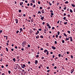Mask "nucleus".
Segmentation results:
<instances>
[{
    "instance_id": "38",
    "label": "nucleus",
    "mask_w": 75,
    "mask_h": 75,
    "mask_svg": "<svg viewBox=\"0 0 75 75\" xmlns=\"http://www.w3.org/2000/svg\"><path fill=\"white\" fill-rule=\"evenodd\" d=\"M40 38H44V37L42 35L40 36Z\"/></svg>"
},
{
    "instance_id": "32",
    "label": "nucleus",
    "mask_w": 75,
    "mask_h": 75,
    "mask_svg": "<svg viewBox=\"0 0 75 75\" xmlns=\"http://www.w3.org/2000/svg\"><path fill=\"white\" fill-rule=\"evenodd\" d=\"M19 13H21V10L20 9L18 10Z\"/></svg>"
},
{
    "instance_id": "60",
    "label": "nucleus",
    "mask_w": 75,
    "mask_h": 75,
    "mask_svg": "<svg viewBox=\"0 0 75 75\" xmlns=\"http://www.w3.org/2000/svg\"><path fill=\"white\" fill-rule=\"evenodd\" d=\"M3 61V59H1V60H0V61H1H1Z\"/></svg>"
},
{
    "instance_id": "9",
    "label": "nucleus",
    "mask_w": 75,
    "mask_h": 75,
    "mask_svg": "<svg viewBox=\"0 0 75 75\" xmlns=\"http://www.w3.org/2000/svg\"><path fill=\"white\" fill-rule=\"evenodd\" d=\"M38 60H35V64H36V65H37V63H38Z\"/></svg>"
},
{
    "instance_id": "46",
    "label": "nucleus",
    "mask_w": 75,
    "mask_h": 75,
    "mask_svg": "<svg viewBox=\"0 0 75 75\" xmlns=\"http://www.w3.org/2000/svg\"><path fill=\"white\" fill-rule=\"evenodd\" d=\"M47 10H49V9H50V7L49 6L48 8H47Z\"/></svg>"
},
{
    "instance_id": "49",
    "label": "nucleus",
    "mask_w": 75,
    "mask_h": 75,
    "mask_svg": "<svg viewBox=\"0 0 75 75\" xmlns=\"http://www.w3.org/2000/svg\"><path fill=\"white\" fill-rule=\"evenodd\" d=\"M59 38H61L62 37V36L61 35L59 36Z\"/></svg>"
},
{
    "instance_id": "50",
    "label": "nucleus",
    "mask_w": 75,
    "mask_h": 75,
    "mask_svg": "<svg viewBox=\"0 0 75 75\" xmlns=\"http://www.w3.org/2000/svg\"><path fill=\"white\" fill-rule=\"evenodd\" d=\"M38 30H39V31H41V30H42V29L41 28H40L38 29Z\"/></svg>"
},
{
    "instance_id": "2",
    "label": "nucleus",
    "mask_w": 75,
    "mask_h": 75,
    "mask_svg": "<svg viewBox=\"0 0 75 75\" xmlns=\"http://www.w3.org/2000/svg\"><path fill=\"white\" fill-rule=\"evenodd\" d=\"M47 52V55H48V54H49V52H48V51H47V50H45L44 51V52H45V53H46V52Z\"/></svg>"
},
{
    "instance_id": "55",
    "label": "nucleus",
    "mask_w": 75,
    "mask_h": 75,
    "mask_svg": "<svg viewBox=\"0 0 75 75\" xmlns=\"http://www.w3.org/2000/svg\"><path fill=\"white\" fill-rule=\"evenodd\" d=\"M30 6H33V4L32 3H30Z\"/></svg>"
},
{
    "instance_id": "53",
    "label": "nucleus",
    "mask_w": 75,
    "mask_h": 75,
    "mask_svg": "<svg viewBox=\"0 0 75 75\" xmlns=\"http://www.w3.org/2000/svg\"><path fill=\"white\" fill-rule=\"evenodd\" d=\"M2 48V47L1 46H0V51H1V49Z\"/></svg>"
},
{
    "instance_id": "42",
    "label": "nucleus",
    "mask_w": 75,
    "mask_h": 75,
    "mask_svg": "<svg viewBox=\"0 0 75 75\" xmlns=\"http://www.w3.org/2000/svg\"><path fill=\"white\" fill-rule=\"evenodd\" d=\"M28 48H30V45H28Z\"/></svg>"
},
{
    "instance_id": "13",
    "label": "nucleus",
    "mask_w": 75,
    "mask_h": 75,
    "mask_svg": "<svg viewBox=\"0 0 75 75\" xmlns=\"http://www.w3.org/2000/svg\"><path fill=\"white\" fill-rule=\"evenodd\" d=\"M23 2H21L20 3V6H22V5H23Z\"/></svg>"
},
{
    "instance_id": "33",
    "label": "nucleus",
    "mask_w": 75,
    "mask_h": 75,
    "mask_svg": "<svg viewBox=\"0 0 75 75\" xmlns=\"http://www.w3.org/2000/svg\"><path fill=\"white\" fill-rule=\"evenodd\" d=\"M46 45H47V46H48V47L49 46V45L48 44V43H47L46 44Z\"/></svg>"
},
{
    "instance_id": "4",
    "label": "nucleus",
    "mask_w": 75,
    "mask_h": 75,
    "mask_svg": "<svg viewBox=\"0 0 75 75\" xmlns=\"http://www.w3.org/2000/svg\"><path fill=\"white\" fill-rule=\"evenodd\" d=\"M42 66H43L42 64H40V66L38 67L39 69H40V68H41V67H42Z\"/></svg>"
},
{
    "instance_id": "51",
    "label": "nucleus",
    "mask_w": 75,
    "mask_h": 75,
    "mask_svg": "<svg viewBox=\"0 0 75 75\" xmlns=\"http://www.w3.org/2000/svg\"><path fill=\"white\" fill-rule=\"evenodd\" d=\"M46 68H47V69H49V67H47Z\"/></svg>"
},
{
    "instance_id": "62",
    "label": "nucleus",
    "mask_w": 75,
    "mask_h": 75,
    "mask_svg": "<svg viewBox=\"0 0 75 75\" xmlns=\"http://www.w3.org/2000/svg\"><path fill=\"white\" fill-rule=\"evenodd\" d=\"M64 9L65 10H66V9L67 8H66V7H65L64 8Z\"/></svg>"
},
{
    "instance_id": "6",
    "label": "nucleus",
    "mask_w": 75,
    "mask_h": 75,
    "mask_svg": "<svg viewBox=\"0 0 75 75\" xmlns=\"http://www.w3.org/2000/svg\"><path fill=\"white\" fill-rule=\"evenodd\" d=\"M74 71V69H71V74H72L73 73V72Z\"/></svg>"
},
{
    "instance_id": "5",
    "label": "nucleus",
    "mask_w": 75,
    "mask_h": 75,
    "mask_svg": "<svg viewBox=\"0 0 75 75\" xmlns=\"http://www.w3.org/2000/svg\"><path fill=\"white\" fill-rule=\"evenodd\" d=\"M69 38H70L71 41H72V40H73L72 38L71 37H69Z\"/></svg>"
},
{
    "instance_id": "22",
    "label": "nucleus",
    "mask_w": 75,
    "mask_h": 75,
    "mask_svg": "<svg viewBox=\"0 0 75 75\" xmlns=\"http://www.w3.org/2000/svg\"><path fill=\"white\" fill-rule=\"evenodd\" d=\"M69 40V38H66V41H67V40Z\"/></svg>"
},
{
    "instance_id": "54",
    "label": "nucleus",
    "mask_w": 75,
    "mask_h": 75,
    "mask_svg": "<svg viewBox=\"0 0 75 75\" xmlns=\"http://www.w3.org/2000/svg\"><path fill=\"white\" fill-rule=\"evenodd\" d=\"M48 28H49V29H50V28H51V26H48Z\"/></svg>"
},
{
    "instance_id": "31",
    "label": "nucleus",
    "mask_w": 75,
    "mask_h": 75,
    "mask_svg": "<svg viewBox=\"0 0 75 75\" xmlns=\"http://www.w3.org/2000/svg\"><path fill=\"white\" fill-rule=\"evenodd\" d=\"M6 51H8V48L7 47L6 48Z\"/></svg>"
},
{
    "instance_id": "26",
    "label": "nucleus",
    "mask_w": 75,
    "mask_h": 75,
    "mask_svg": "<svg viewBox=\"0 0 75 75\" xmlns=\"http://www.w3.org/2000/svg\"><path fill=\"white\" fill-rule=\"evenodd\" d=\"M46 29H45V30H44V33H45H45H46Z\"/></svg>"
},
{
    "instance_id": "45",
    "label": "nucleus",
    "mask_w": 75,
    "mask_h": 75,
    "mask_svg": "<svg viewBox=\"0 0 75 75\" xmlns=\"http://www.w3.org/2000/svg\"><path fill=\"white\" fill-rule=\"evenodd\" d=\"M40 10H42V7L41 6L40 7Z\"/></svg>"
},
{
    "instance_id": "21",
    "label": "nucleus",
    "mask_w": 75,
    "mask_h": 75,
    "mask_svg": "<svg viewBox=\"0 0 75 75\" xmlns=\"http://www.w3.org/2000/svg\"><path fill=\"white\" fill-rule=\"evenodd\" d=\"M60 34V32L59 31H58L57 32V34L58 35H59V34Z\"/></svg>"
},
{
    "instance_id": "15",
    "label": "nucleus",
    "mask_w": 75,
    "mask_h": 75,
    "mask_svg": "<svg viewBox=\"0 0 75 75\" xmlns=\"http://www.w3.org/2000/svg\"><path fill=\"white\" fill-rule=\"evenodd\" d=\"M38 14H41V11H38Z\"/></svg>"
},
{
    "instance_id": "29",
    "label": "nucleus",
    "mask_w": 75,
    "mask_h": 75,
    "mask_svg": "<svg viewBox=\"0 0 75 75\" xmlns=\"http://www.w3.org/2000/svg\"><path fill=\"white\" fill-rule=\"evenodd\" d=\"M66 18H66V17H64L63 18V20H65L66 19Z\"/></svg>"
},
{
    "instance_id": "35",
    "label": "nucleus",
    "mask_w": 75,
    "mask_h": 75,
    "mask_svg": "<svg viewBox=\"0 0 75 75\" xmlns=\"http://www.w3.org/2000/svg\"><path fill=\"white\" fill-rule=\"evenodd\" d=\"M62 43H63L64 44V43H65V41H64V40H62Z\"/></svg>"
},
{
    "instance_id": "27",
    "label": "nucleus",
    "mask_w": 75,
    "mask_h": 75,
    "mask_svg": "<svg viewBox=\"0 0 75 75\" xmlns=\"http://www.w3.org/2000/svg\"><path fill=\"white\" fill-rule=\"evenodd\" d=\"M58 57H61V54H59L58 55Z\"/></svg>"
},
{
    "instance_id": "25",
    "label": "nucleus",
    "mask_w": 75,
    "mask_h": 75,
    "mask_svg": "<svg viewBox=\"0 0 75 75\" xmlns=\"http://www.w3.org/2000/svg\"><path fill=\"white\" fill-rule=\"evenodd\" d=\"M67 33H69V34H70V33H71V32H70V31L68 30L67 31Z\"/></svg>"
},
{
    "instance_id": "63",
    "label": "nucleus",
    "mask_w": 75,
    "mask_h": 75,
    "mask_svg": "<svg viewBox=\"0 0 75 75\" xmlns=\"http://www.w3.org/2000/svg\"><path fill=\"white\" fill-rule=\"evenodd\" d=\"M44 59V57H42V59Z\"/></svg>"
},
{
    "instance_id": "57",
    "label": "nucleus",
    "mask_w": 75,
    "mask_h": 75,
    "mask_svg": "<svg viewBox=\"0 0 75 75\" xmlns=\"http://www.w3.org/2000/svg\"><path fill=\"white\" fill-rule=\"evenodd\" d=\"M55 64V63H53L52 64V66H54V65Z\"/></svg>"
},
{
    "instance_id": "48",
    "label": "nucleus",
    "mask_w": 75,
    "mask_h": 75,
    "mask_svg": "<svg viewBox=\"0 0 75 75\" xmlns=\"http://www.w3.org/2000/svg\"><path fill=\"white\" fill-rule=\"evenodd\" d=\"M51 15L52 16H54V13H51Z\"/></svg>"
},
{
    "instance_id": "52",
    "label": "nucleus",
    "mask_w": 75,
    "mask_h": 75,
    "mask_svg": "<svg viewBox=\"0 0 75 75\" xmlns=\"http://www.w3.org/2000/svg\"><path fill=\"white\" fill-rule=\"evenodd\" d=\"M54 43H55V44H57V41H55Z\"/></svg>"
},
{
    "instance_id": "3",
    "label": "nucleus",
    "mask_w": 75,
    "mask_h": 75,
    "mask_svg": "<svg viewBox=\"0 0 75 75\" xmlns=\"http://www.w3.org/2000/svg\"><path fill=\"white\" fill-rule=\"evenodd\" d=\"M21 68H24L25 67H26V66H25V64H23V66H22L21 67Z\"/></svg>"
},
{
    "instance_id": "20",
    "label": "nucleus",
    "mask_w": 75,
    "mask_h": 75,
    "mask_svg": "<svg viewBox=\"0 0 75 75\" xmlns=\"http://www.w3.org/2000/svg\"><path fill=\"white\" fill-rule=\"evenodd\" d=\"M64 36H65V37H67V34H66L65 33H64Z\"/></svg>"
},
{
    "instance_id": "39",
    "label": "nucleus",
    "mask_w": 75,
    "mask_h": 75,
    "mask_svg": "<svg viewBox=\"0 0 75 75\" xmlns=\"http://www.w3.org/2000/svg\"><path fill=\"white\" fill-rule=\"evenodd\" d=\"M25 8H28V7H27L26 6H25Z\"/></svg>"
},
{
    "instance_id": "10",
    "label": "nucleus",
    "mask_w": 75,
    "mask_h": 75,
    "mask_svg": "<svg viewBox=\"0 0 75 75\" xmlns=\"http://www.w3.org/2000/svg\"><path fill=\"white\" fill-rule=\"evenodd\" d=\"M41 12L42 13H45V11H44V9L42 10Z\"/></svg>"
},
{
    "instance_id": "47",
    "label": "nucleus",
    "mask_w": 75,
    "mask_h": 75,
    "mask_svg": "<svg viewBox=\"0 0 75 75\" xmlns=\"http://www.w3.org/2000/svg\"><path fill=\"white\" fill-rule=\"evenodd\" d=\"M36 57L37 58H38V57H39V55H37L36 56Z\"/></svg>"
},
{
    "instance_id": "40",
    "label": "nucleus",
    "mask_w": 75,
    "mask_h": 75,
    "mask_svg": "<svg viewBox=\"0 0 75 75\" xmlns=\"http://www.w3.org/2000/svg\"><path fill=\"white\" fill-rule=\"evenodd\" d=\"M47 27H49L50 26V25L48 23H47Z\"/></svg>"
},
{
    "instance_id": "19",
    "label": "nucleus",
    "mask_w": 75,
    "mask_h": 75,
    "mask_svg": "<svg viewBox=\"0 0 75 75\" xmlns=\"http://www.w3.org/2000/svg\"><path fill=\"white\" fill-rule=\"evenodd\" d=\"M8 72L9 74H11V71H8Z\"/></svg>"
},
{
    "instance_id": "43",
    "label": "nucleus",
    "mask_w": 75,
    "mask_h": 75,
    "mask_svg": "<svg viewBox=\"0 0 75 75\" xmlns=\"http://www.w3.org/2000/svg\"><path fill=\"white\" fill-rule=\"evenodd\" d=\"M19 33V31L17 30L16 31V34H18Z\"/></svg>"
},
{
    "instance_id": "24",
    "label": "nucleus",
    "mask_w": 75,
    "mask_h": 75,
    "mask_svg": "<svg viewBox=\"0 0 75 75\" xmlns=\"http://www.w3.org/2000/svg\"><path fill=\"white\" fill-rule=\"evenodd\" d=\"M64 24H68V23L67 22H64Z\"/></svg>"
},
{
    "instance_id": "17",
    "label": "nucleus",
    "mask_w": 75,
    "mask_h": 75,
    "mask_svg": "<svg viewBox=\"0 0 75 75\" xmlns=\"http://www.w3.org/2000/svg\"><path fill=\"white\" fill-rule=\"evenodd\" d=\"M71 59H73V58H74V57H73V56H72V55H71Z\"/></svg>"
},
{
    "instance_id": "61",
    "label": "nucleus",
    "mask_w": 75,
    "mask_h": 75,
    "mask_svg": "<svg viewBox=\"0 0 75 75\" xmlns=\"http://www.w3.org/2000/svg\"><path fill=\"white\" fill-rule=\"evenodd\" d=\"M42 24H43V25H44V24H45V22H43L42 23Z\"/></svg>"
},
{
    "instance_id": "18",
    "label": "nucleus",
    "mask_w": 75,
    "mask_h": 75,
    "mask_svg": "<svg viewBox=\"0 0 75 75\" xmlns=\"http://www.w3.org/2000/svg\"><path fill=\"white\" fill-rule=\"evenodd\" d=\"M69 2L68 1H66L65 2V4H68Z\"/></svg>"
},
{
    "instance_id": "8",
    "label": "nucleus",
    "mask_w": 75,
    "mask_h": 75,
    "mask_svg": "<svg viewBox=\"0 0 75 75\" xmlns=\"http://www.w3.org/2000/svg\"><path fill=\"white\" fill-rule=\"evenodd\" d=\"M20 32L19 33H21V32H23V29H22V28H21L20 29Z\"/></svg>"
},
{
    "instance_id": "7",
    "label": "nucleus",
    "mask_w": 75,
    "mask_h": 75,
    "mask_svg": "<svg viewBox=\"0 0 75 75\" xmlns=\"http://www.w3.org/2000/svg\"><path fill=\"white\" fill-rule=\"evenodd\" d=\"M15 21H16V24H17L18 23V19H15Z\"/></svg>"
},
{
    "instance_id": "14",
    "label": "nucleus",
    "mask_w": 75,
    "mask_h": 75,
    "mask_svg": "<svg viewBox=\"0 0 75 75\" xmlns=\"http://www.w3.org/2000/svg\"><path fill=\"white\" fill-rule=\"evenodd\" d=\"M18 69H19V70H22V68H21V67H18Z\"/></svg>"
},
{
    "instance_id": "11",
    "label": "nucleus",
    "mask_w": 75,
    "mask_h": 75,
    "mask_svg": "<svg viewBox=\"0 0 75 75\" xmlns=\"http://www.w3.org/2000/svg\"><path fill=\"white\" fill-rule=\"evenodd\" d=\"M44 17L43 16L40 19L41 20H42V21H43V20H44Z\"/></svg>"
},
{
    "instance_id": "58",
    "label": "nucleus",
    "mask_w": 75,
    "mask_h": 75,
    "mask_svg": "<svg viewBox=\"0 0 75 75\" xmlns=\"http://www.w3.org/2000/svg\"><path fill=\"white\" fill-rule=\"evenodd\" d=\"M1 68H4V66H3V65H2V66H1Z\"/></svg>"
},
{
    "instance_id": "30",
    "label": "nucleus",
    "mask_w": 75,
    "mask_h": 75,
    "mask_svg": "<svg viewBox=\"0 0 75 75\" xmlns=\"http://www.w3.org/2000/svg\"><path fill=\"white\" fill-rule=\"evenodd\" d=\"M70 16H70V14H68L67 15L68 17H70Z\"/></svg>"
},
{
    "instance_id": "23",
    "label": "nucleus",
    "mask_w": 75,
    "mask_h": 75,
    "mask_svg": "<svg viewBox=\"0 0 75 75\" xmlns=\"http://www.w3.org/2000/svg\"><path fill=\"white\" fill-rule=\"evenodd\" d=\"M32 2L33 3H35V0H32Z\"/></svg>"
},
{
    "instance_id": "12",
    "label": "nucleus",
    "mask_w": 75,
    "mask_h": 75,
    "mask_svg": "<svg viewBox=\"0 0 75 75\" xmlns=\"http://www.w3.org/2000/svg\"><path fill=\"white\" fill-rule=\"evenodd\" d=\"M52 49H53L54 50H55V49H56V47H54V46H52Z\"/></svg>"
},
{
    "instance_id": "37",
    "label": "nucleus",
    "mask_w": 75,
    "mask_h": 75,
    "mask_svg": "<svg viewBox=\"0 0 75 75\" xmlns=\"http://www.w3.org/2000/svg\"><path fill=\"white\" fill-rule=\"evenodd\" d=\"M56 38H58V35H56Z\"/></svg>"
},
{
    "instance_id": "28",
    "label": "nucleus",
    "mask_w": 75,
    "mask_h": 75,
    "mask_svg": "<svg viewBox=\"0 0 75 75\" xmlns=\"http://www.w3.org/2000/svg\"><path fill=\"white\" fill-rule=\"evenodd\" d=\"M70 13H72V12H73V11H72V9H70Z\"/></svg>"
},
{
    "instance_id": "41",
    "label": "nucleus",
    "mask_w": 75,
    "mask_h": 75,
    "mask_svg": "<svg viewBox=\"0 0 75 75\" xmlns=\"http://www.w3.org/2000/svg\"><path fill=\"white\" fill-rule=\"evenodd\" d=\"M50 69L48 70L47 71V72H50Z\"/></svg>"
},
{
    "instance_id": "56",
    "label": "nucleus",
    "mask_w": 75,
    "mask_h": 75,
    "mask_svg": "<svg viewBox=\"0 0 75 75\" xmlns=\"http://www.w3.org/2000/svg\"><path fill=\"white\" fill-rule=\"evenodd\" d=\"M55 28L54 27H53L52 28V30H54V29Z\"/></svg>"
},
{
    "instance_id": "1",
    "label": "nucleus",
    "mask_w": 75,
    "mask_h": 75,
    "mask_svg": "<svg viewBox=\"0 0 75 75\" xmlns=\"http://www.w3.org/2000/svg\"><path fill=\"white\" fill-rule=\"evenodd\" d=\"M26 43H27L26 42L23 41L22 44V46L24 47V45H26Z\"/></svg>"
},
{
    "instance_id": "34",
    "label": "nucleus",
    "mask_w": 75,
    "mask_h": 75,
    "mask_svg": "<svg viewBox=\"0 0 75 75\" xmlns=\"http://www.w3.org/2000/svg\"><path fill=\"white\" fill-rule=\"evenodd\" d=\"M71 6L72 7H75V5L73 4H71Z\"/></svg>"
},
{
    "instance_id": "64",
    "label": "nucleus",
    "mask_w": 75,
    "mask_h": 75,
    "mask_svg": "<svg viewBox=\"0 0 75 75\" xmlns=\"http://www.w3.org/2000/svg\"><path fill=\"white\" fill-rule=\"evenodd\" d=\"M15 48H16V49H17V46H15Z\"/></svg>"
},
{
    "instance_id": "59",
    "label": "nucleus",
    "mask_w": 75,
    "mask_h": 75,
    "mask_svg": "<svg viewBox=\"0 0 75 75\" xmlns=\"http://www.w3.org/2000/svg\"><path fill=\"white\" fill-rule=\"evenodd\" d=\"M51 13H53V11L52 10L50 11Z\"/></svg>"
},
{
    "instance_id": "44",
    "label": "nucleus",
    "mask_w": 75,
    "mask_h": 75,
    "mask_svg": "<svg viewBox=\"0 0 75 75\" xmlns=\"http://www.w3.org/2000/svg\"><path fill=\"white\" fill-rule=\"evenodd\" d=\"M3 32V31L2 30H0V34H1Z\"/></svg>"
},
{
    "instance_id": "16",
    "label": "nucleus",
    "mask_w": 75,
    "mask_h": 75,
    "mask_svg": "<svg viewBox=\"0 0 75 75\" xmlns=\"http://www.w3.org/2000/svg\"><path fill=\"white\" fill-rule=\"evenodd\" d=\"M13 60L14 62H16V59L15 58H13Z\"/></svg>"
},
{
    "instance_id": "36",
    "label": "nucleus",
    "mask_w": 75,
    "mask_h": 75,
    "mask_svg": "<svg viewBox=\"0 0 75 75\" xmlns=\"http://www.w3.org/2000/svg\"><path fill=\"white\" fill-rule=\"evenodd\" d=\"M38 3L39 4H41V2H40V1H39L38 2Z\"/></svg>"
}]
</instances>
